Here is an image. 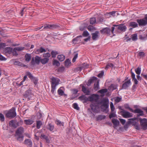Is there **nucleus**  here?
<instances>
[{"mask_svg":"<svg viewBox=\"0 0 147 147\" xmlns=\"http://www.w3.org/2000/svg\"><path fill=\"white\" fill-rule=\"evenodd\" d=\"M24 132V128L22 127H20L18 128L16 131L15 136L18 141L21 142L23 140L24 136L23 134Z\"/></svg>","mask_w":147,"mask_h":147,"instance_id":"1","label":"nucleus"},{"mask_svg":"<svg viewBox=\"0 0 147 147\" xmlns=\"http://www.w3.org/2000/svg\"><path fill=\"white\" fill-rule=\"evenodd\" d=\"M115 29V28L114 27H112L111 29L110 28L107 27L104 28L100 30V32L102 34L110 35L111 33L113 34Z\"/></svg>","mask_w":147,"mask_h":147,"instance_id":"2","label":"nucleus"},{"mask_svg":"<svg viewBox=\"0 0 147 147\" xmlns=\"http://www.w3.org/2000/svg\"><path fill=\"white\" fill-rule=\"evenodd\" d=\"M109 100L108 98H103L100 103L102 105L100 107L101 109H102L104 111H106L107 109L109 108Z\"/></svg>","mask_w":147,"mask_h":147,"instance_id":"3","label":"nucleus"},{"mask_svg":"<svg viewBox=\"0 0 147 147\" xmlns=\"http://www.w3.org/2000/svg\"><path fill=\"white\" fill-rule=\"evenodd\" d=\"M16 115V113L15 107H12L9 110L6 115L7 117L10 118H13L15 117Z\"/></svg>","mask_w":147,"mask_h":147,"instance_id":"4","label":"nucleus"},{"mask_svg":"<svg viewBox=\"0 0 147 147\" xmlns=\"http://www.w3.org/2000/svg\"><path fill=\"white\" fill-rule=\"evenodd\" d=\"M139 121L142 129L144 130L147 129V119L145 118H140Z\"/></svg>","mask_w":147,"mask_h":147,"instance_id":"5","label":"nucleus"},{"mask_svg":"<svg viewBox=\"0 0 147 147\" xmlns=\"http://www.w3.org/2000/svg\"><path fill=\"white\" fill-rule=\"evenodd\" d=\"M130 111L135 113H138L136 115V117L138 118V119L140 118H141L140 117V116H143L144 115L143 111L139 108H136L134 110L132 109H130Z\"/></svg>","mask_w":147,"mask_h":147,"instance_id":"6","label":"nucleus"},{"mask_svg":"<svg viewBox=\"0 0 147 147\" xmlns=\"http://www.w3.org/2000/svg\"><path fill=\"white\" fill-rule=\"evenodd\" d=\"M24 96L25 97L27 98L28 100L33 99L34 95L32 92V89L29 88L26 90L24 94Z\"/></svg>","mask_w":147,"mask_h":147,"instance_id":"7","label":"nucleus"},{"mask_svg":"<svg viewBox=\"0 0 147 147\" xmlns=\"http://www.w3.org/2000/svg\"><path fill=\"white\" fill-rule=\"evenodd\" d=\"M99 98V96L97 94H93L88 97V100L91 102H97Z\"/></svg>","mask_w":147,"mask_h":147,"instance_id":"8","label":"nucleus"},{"mask_svg":"<svg viewBox=\"0 0 147 147\" xmlns=\"http://www.w3.org/2000/svg\"><path fill=\"white\" fill-rule=\"evenodd\" d=\"M26 74L28 76L32 81L35 85H36L38 81V79L36 77H34L31 73L29 72H27Z\"/></svg>","mask_w":147,"mask_h":147,"instance_id":"9","label":"nucleus"},{"mask_svg":"<svg viewBox=\"0 0 147 147\" xmlns=\"http://www.w3.org/2000/svg\"><path fill=\"white\" fill-rule=\"evenodd\" d=\"M114 27H116L115 29L117 30H119L122 32H124L125 31L127 27L124 24H121L119 25H113Z\"/></svg>","mask_w":147,"mask_h":147,"instance_id":"10","label":"nucleus"},{"mask_svg":"<svg viewBox=\"0 0 147 147\" xmlns=\"http://www.w3.org/2000/svg\"><path fill=\"white\" fill-rule=\"evenodd\" d=\"M123 117L125 118H128L132 117L133 116V114L124 110L121 111Z\"/></svg>","mask_w":147,"mask_h":147,"instance_id":"11","label":"nucleus"},{"mask_svg":"<svg viewBox=\"0 0 147 147\" xmlns=\"http://www.w3.org/2000/svg\"><path fill=\"white\" fill-rule=\"evenodd\" d=\"M51 86H56L59 83L60 80L57 78L52 77L51 78Z\"/></svg>","mask_w":147,"mask_h":147,"instance_id":"12","label":"nucleus"},{"mask_svg":"<svg viewBox=\"0 0 147 147\" xmlns=\"http://www.w3.org/2000/svg\"><path fill=\"white\" fill-rule=\"evenodd\" d=\"M137 120L139 121V119L136 117L132 118L129 119H128V123L130 124H132L134 126L138 124V122L136 121H135Z\"/></svg>","mask_w":147,"mask_h":147,"instance_id":"13","label":"nucleus"},{"mask_svg":"<svg viewBox=\"0 0 147 147\" xmlns=\"http://www.w3.org/2000/svg\"><path fill=\"white\" fill-rule=\"evenodd\" d=\"M137 22L138 23L139 26H144L147 24V22L144 18L138 19L137 20Z\"/></svg>","mask_w":147,"mask_h":147,"instance_id":"14","label":"nucleus"},{"mask_svg":"<svg viewBox=\"0 0 147 147\" xmlns=\"http://www.w3.org/2000/svg\"><path fill=\"white\" fill-rule=\"evenodd\" d=\"M131 84V79H130L123 84L122 88L123 89H126Z\"/></svg>","mask_w":147,"mask_h":147,"instance_id":"15","label":"nucleus"},{"mask_svg":"<svg viewBox=\"0 0 147 147\" xmlns=\"http://www.w3.org/2000/svg\"><path fill=\"white\" fill-rule=\"evenodd\" d=\"M46 50L40 47L39 49L35 50L34 51V53L36 54H39L40 53H42L46 52Z\"/></svg>","mask_w":147,"mask_h":147,"instance_id":"16","label":"nucleus"},{"mask_svg":"<svg viewBox=\"0 0 147 147\" xmlns=\"http://www.w3.org/2000/svg\"><path fill=\"white\" fill-rule=\"evenodd\" d=\"M63 89H64L63 87H60L57 90V93L60 96H64L65 97H66L67 96V95L64 93V92L63 90Z\"/></svg>","mask_w":147,"mask_h":147,"instance_id":"17","label":"nucleus"},{"mask_svg":"<svg viewBox=\"0 0 147 147\" xmlns=\"http://www.w3.org/2000/svg\"><path fill=\"white\" fill-rule=\"evenodd\" d=\"M99 32L98 31H96L94 33L92 34V38L93 40H96L99 38Z\"/></svg>","mask_w":147,"mask_h":147,"instance_id":"18","label":"nucleus"},{"mask_svg":"<svg viewBox=\"0 0 147 147\" xmlns=\"http://www.w3.org/2000/svg\"><path fill=\"white\" fill-rule=\"evenodd\" d=\"M97 79V78L96 77H93L88 81V82L87 84V86H90L92 82L96 81Z\"/></svg>","mask_w":147,"mask_h":147,"instance_id":"19","label":"nucleus"},{"mask_svg":"<svg viewBox=\"0 0 147 147\" xmlns=\"http://www.w3.org/2000/svg\"><path fill=\"white\" fill-rule=\"evenodd\" d=\"M54 128V125L51 123H49L47 126V129L51 131H53Z\"/></svg>","mask_w":147,"mask_h":147,"instance_id":"20","label":"nucleus"},{"mask_svg":"<svg viewBox=\"0 0 147 147\" xmlns=\"http://www.w3.org/2000/svg\"><path fill=\"white\" fill-rule=\"evenodd\" d=\"M24 47H15L13 50V53H14V52L16 53V55H18L16 52V51H22L24 49Z\"/></svg>","mask_w":147,"mask_h":147,"instance_id":"21","label":"nucleus"},{"mask_svg":"<svg viewBox=\"0 0 147 147\" xmlns=\"http://www.w3.org/2000/svg\"><path fill=\"white\" fill-rule=\"evenodd\" d=\"M82 37V35L78 36L76 38L73 39L72 42L73 43H78L80 41V38Z\"/></svg>","mask_w":147,"mask_h":147,"instance_id":"22","label":"nucleus"},{"mask_svg":"<svg viewBox=\"0 0 147 147\" xmlns=\"http://www.w3.org/2000/svg\"><path fill=\"white\" fill-rule=\"evenodd\" d=\"M9 125L15 128H16L18 126L17 123L13 120H11L9 123Z\"/></svg>","mask_w":147,"mask_h":147,"instance_id":"23","label":"nucleus"},{"mask_svg":"<svg viewBox=\"0 0 147 147\" xmlns=\"http://www.w3.org/2000/svg\"><path fill=\"white\" fill-rule=\"evenodd\" d=\"M4 52L6 53H8L9 54H11L13 51L12 49L10 47H7L4 49Z\"/></svg>","mask_w":147,"mask_h":147,"instance_id":"24","label":"nucleus"},{"mask_svg":"<svg viewBox=\"0 0 147 147\" xmlns=\"http://www.w3.org/2000/svg\"><path fill=\"white\" fill-rule=\"evenodd\" d=\"M112 122L114 126L116 127L118 126L119 124V122L117 119H113Z\"/></svg>","mask_w":147,"mask_h":147,"instance_id":"25","label":"nucleus"},{"mask_svg":"<svg viewBox=\"0 0 147 147\" xmlns=\"http://www.w3.org/2000/svg\"><path fill=\"white\" fill-rule=\"evenodd\" d=\"M34 121L31 119H25L24 120V123L27 125H30Z\"/></svg>","mask_w":147,"mask_h":147,"instance_id":"26","label":"nucleus"},{"mask_svg":"<svg viewBox=\"0 0 147 147\" xmlns=\"http://www.w3.org/2000/svg\"><path fill=\"white\" fill-rule=\"evenodd\" d=\"M25 144L29 146L30 147L32 146V143L31 140L30 139H26L24 141Z\"/></svg>","mask_w":147,"mask_h":147,"instance_id":"27","label":"nucleus"},{"mask_svg":"<svg viewBox=\"0 0 147 147\" xmlns=\"http://www.w3.org/2000/svg\"><path fill=\"white\" fill-rule=\"evenodd\" d=\"M78 99L82 101L84 100L86 101H88V98H87L86 96L84 95H82L78 97Z\"/></svg>","mask_w":147,"mask_h":147,"instance_id":"28","label":"nucleus"},{"mask_svg":"<svg viewBox=\"0 0 147 147\" xmlns=\"http://www.w3.org/2000/svg\"><path fill=\"white\" fill-rule=\"evenodd\" d=\"M57 58L59 61H62L65 59V57L63 55H58Z\"/></svg>","mask_w":147,"mask_h":147,"instance_id":"29","label":"nucleus"},{"mask_svg":"<svg viewBox=\"0 0 147 147\" xmlns=\"http://www.w3.org/2000/svg\"><path fill=\"white\" fill-rule=\"evenodd\" d=\"M49 59L44 58L43 59H42L40 60L41 63L43 64H45L47 63H48L49 61Z\"/></svg>","mask_w":147,"mask_h":147,"instance_id":"30","label":"nucleus"},{"mask_svg":"<svg viewBox=\"0 0 147 147\" xmlns=\"http://www.w3.org/2000/svg\"><path fill=\"white\" fill-rule=\"evenodd\" d=\"M131 37L133 41H136L138 39V35L137 34H134L131 35Z\"/></svg>","mask_w":147,"mask_h":147,"instance_id":"31","label":"nucleus"},{"mask_svg":"<svg viewBox=\"0 0 147 147\" xmlns=\"http://www.w3.org/2000/svg\"><path fill=\"white\" fill-rule=\"evenodd\" d=\"M36 128L38 129H39L40 128L41 126L42 125V122L40 121H36Z\"/></svg>","mask_w":147,"mask_h":147,"instance_id":"32","label":"nucleus"},{"mask_svg":"<svg viewBox=\"0 0 147 147\" xmlns=\"http://www.w3.org/2000/svg\"><path fill=\"white\" fill-rule=\"evenodd\" d=\"M25 60L26 61L28 62L31 59V56L30 54H26L25 56Z\"/></svg>","mask_w":147,"mask_h":147,"instance_id":"33","label":"nucleus"},{"mask_svg":"<svg viewBox=\"0 0 147 147\" xmlns=\"http://www.w3.org/2000/svg\"><path fill=\"white\" fill-rule=\"evenodd\" d=\"M51 29H54L60 27L59 24H51Z\"/></svg>","mask_w":147,"mask_h":147,"instance_id":"34","label":"nucleus"},{"mask_svg":"<svg viewBox=\"0 0 147 147\" xmlns=\"http://www.w3.org/2000/svg\"><path fill=\"white\" fill-rule=\"evenodd\" d=\"M96 82V84H95L94 85V89L97 91L99 89V82L98 81H97Z\"/></svg>","mask_w":147,"mask_h":147,"instance_id":"35","label":"nucleus"},{"mask_svg":"<svg viewBox=\"0 0 147 147\" xmlns=\"http://www.w3.org/2000/svg\"><path fill=\"white\" fill-rule=\"evenodd\" d=\"M40 57L36 56L35 57V61L36 64H39L40 61Z\"/></svg>","mask_w":147,"mask_h":147,"instance_id":"36","label":"nucleus"},{"mask_svg":"<svg viewBox=\"0 0 147 147\" xmlns=\"http://www.w3.org/2000/svg\"><path fill=\"white\" fill-rule=\"evenodd\" d=\"M110 89L112 90H113L117 89V86L115 84H111L109 87Z\"/></svg>","mask_w":147,"mask_h":147,"instance_id":"37","label":"nucleus"},{"mask_svg":"<svg viewBox=\"0 0 147 147\" xmlns=\"http://www.w3.org/2000/svg\"><path fill=\"white\" fill-rule=\"evenodd\" d=\"M129 26L133 28H136L138 26V24L136 22H130Z\"/></svg>","mask_w":147,"mask_h":147,"instance_id":"38","label":"nucleus"},{"mask_svg":"<svg viewBox=\"0 0 147 147\" xmlns=\"http://www.w3.org/2000/svg\"><path fill=\"white\" fill-rule=\"evenodd\" d=\"M58 53L57 51H52L51 53V54L52 57L53 58H55L56 57V55L58 54Z\"/></svg>","mask_w":147,"mask_h":147,"instance_id":"39","label":"nucleus"},{"mask_svg":"<svg viewBox=\"0 0 147 147\" xmlns=\"http://www.w3.org/2000/svg\"><path fill=\"white\" fill-rule=\"evenodd\" d=\"M53 64L54 65H55L57 66H59L60 65V63L57 60L54 59L53 62Z\"/></svg>","mask_w":147,"mask_h":147,"instance_id":"40","label":"nucleus"},{"mask_svg":"<svg viewBox=\"0 0 147 147\" xmlns=\"http://www.w3.org/2000/svg\"><path fill=\"white\" fill-rule=\"evenodd\" d=\"M96 23V19L95 18H91L90 20V23L91 24H93Z\"/></svg>","mask_w":147,"mask_h":147,"instance_id":"41","label":"nucleus"},{"mask_svg":"<svg viewBox=\"0 0 147 147\" xmlns=\"http://www.w3.org/2000/svg\"><path fill=\"white\" fill-rule=\"evenodd\" d=\"M135 71L137 74L140 75L141 72V68L138 67L137 68L135 69Z\"/></svg>","mask_w":147,"mask_h":147,"instance_id":"42","label":"nucleus"},{"mask_svg":"<svg viewBox=\"0 0 147 147\" xmlns=\"http://www.w3.org/2000/svg\"><path fill=\"white\" fill-rule=\"evenodd\" d=\"M71 63L69 59H67L65 62V65L66 67H67Z\"/></svg>","mask_w":147,"mask_h":147,"instance_id":"43","label":"nucleus"},{"mask_svg":"<svg viewBox=\"0 0 147 147\" xmlns=\"http://www.w3.org/2000/svg\"><path fill=\"white\" fill-rule=\"evenodd\" d=\"M43 29L46 30H48L51 29V24H46L45 25Z\"/></svg>","mask_w":147,"mask_h":147,"instance_id":"44","label":"nucleus"},{"mask_svg":"<svg viewBox=\"0 0 147 147\" xmlns=\"http://www.w3.org/2000/svg\"><path fill=\"white\" fill-rule=\"evenodd\" d=\"M57 125L61 126L63 125V122H61L59 120H57L55 121Z\"/></svg>","mask_w":147,"mask_h":147,"instance_id":"45","label":"nucleus"},{"mask_svg":"<svg viewBox=\"0 0 147 147\" xmlns=\"http://www.w3.org/2000/svg\"><path fill=\"white\" fill-rule=\"evenodd\" d=\"M113 64L111 63H109L107 64L106 66L105 67V69H107L109 67H113Z\"/></svg>","mask_w":147,"mask_h":147,"instance_id":"46","label":"nucleus"},{"mask_svg":"<svg viewBox=\"0 0 147 147\" xmlns=\"http://www.w3.org/2000/svg\"><path fill=\"white\" fill-rule=\"evenodd\" d=\"M116 116V115L115 113L112 112L109 115V117L110 119H111L112 118L115 117Z\"/></svg>","mask_w":147,"mask_h":147,"instance_id":"47","label":"nucleus"},{"mask_svg":"<svg viewBox=\"0 0 147 147\" xmlns=\"http://www.w3.org/2000/svg\"><path fill=\"white\" fill-rule=\"evenodd\" d=\"M73 107L74 109L77 110H79L80 109L79 107H78V105L76 103H74L73 104Z\"/></svg>","mask_w":147,"mask_h":147,"instance_id":"48","label":"nucleus"},{"mask_svg":"<svg viewBox=\"0 0 147 147\" xmlns=\"http://www.w3.org/2000/svg\"><path fill=\"white\" fill-rule=\"evenodd\" d=\"M107 91V89H103L99 90L98 92L101 94H104Z\"/></svg>","mask_w":147,"mask_h":147,"instance_id":"49","label":"nucleus"},{"mask_svg":"<svg viewBox=\"0 0 147 147\" xmlns=\"http://www.w3.org/2000/svg\"><path fill=\"white\" fill-rule=\"evenodd\" d=\"M65 70V67L63 66H61L58 69V71L59 72H62Z\"/></svg>","mask_w":147,"mask_h":147,"instance_id":"50","label":"nucleus"},{"mask_svg":"<svg viewBox=\"0 0 147 147\" xmlns=\"http://www.w3.org/2000/svg\"><path fill=\"white\" fill-rule=\"evenodd\" d=\"M89 35V33L87 31H84L82 34V36L84 37H87Z\"/></svg>","mask_w":147,"mask_h":147,"instance_id":"51","label":"nucleus"},{"mask_svg":"<svg viewBox=\"0 0 147 147\" xmlns=\"http://www.w3.org/2000/svg\"><path fill=\"white\" fill-rule=\"evenodd\" d=\"M104 21V19L103 18L100 17L98 18V19L97 20V22L99 23H102Z\"/></svg>","mask_w":147,"mask_h":147,"instance_id":"52","label":"nucleus"},{"mask_svg":"<svg viewBox=\"0 0 147 147\" xmlns=\"http://www.w3.org/2000/svg\"><path fill=\"white\" fill-rule=\"evenodd\" d=\"M115 11H113L111 12H109L107 14V15H109L110 17L114 16H115Z\"/></svg>","mask_w":147,"mask_h":147,"instance_id":"53","label":"nucleus"},{"mask_svg":"<svg viewBox=\"0 0 147 147\" xmlns=\"http://www.w3.org/2000/svg\"><path fill=\"white\" fill-rule=\"evenodd\" d=\"M43 56L46 58H49L51 56V54L49 53H44L43 54Z\"/></svg>","mask_w":147,"mask_h":147,"instance_id":"54","label":"nucleus"},{"mask_svg":"<svg viewBox=\"0 0 147 147\" xmlns=\"http://www.w3.org/2000/svg\"><path fill=\"white\" fill-rule=\"evenodd\" d=\"M26 11V9L25 8H23L22 9L20 12V14L22 16H23L24 13H25V12Z\"/></svg>","mask_w":147,"mask_h":147,"instance_id":"55","label":"nucleus"},{"mask_svg":"<svg viewBox=\"0 0 147 147\" xmlns=\"http://www.w3.org/2000/svg\"><path fill=\"white\" fill-rule=\"evenodd\" d=\"M78 53H76L75 54L72 60V62H73L74 63L76 61V59L78 57Z\"/></svg>","mask_w":147,"mask_h":147,"instance_id":"56","label":"nucleus"},{"mask_svg":"<svg viewBox=\"0 0 147 147\" xmlns=\"http://www.w3.org/2000/svg\"><path fill=\"white\" fill-rule=\"evenodd\" d=\"M5 118L4 115L1 113H0V120L2 121H4Z\"/></svg>","mask_w":147,"mask_h":147,"instance_id":"57","label":"nucleus"},{"mask_svg":"<svg viewBox=\"0 0 147 147\" xmlns=\"http://www.w3.org/2000/svg\"><path fill=\"white\" fill-rule=\"evenodd\" d=\"M90 107L93 112H94L96 111V107H95V106H93V105H90Z\"/></svg>","mask_w":147,"mask_h":147,"instance_id":"58","label":"nucleus"},{"mask_svg":"<svg viewBox=\"0 0 147 147\" xmlns=\"http://www.w3.org/2000/svg\"><path fill=\"white\" fill-rule=\"evenodd\" d=\"M17 123L18 126L20 125H22L23 123V121L22 119H20L18 122Z\"/></svg>","mask_w":147,"mask_h":147,"instance_id":"59","label":"nucleus"},{"mask_svg":"<svg viewBox=\"0 0 147 147\" xmlns=\"http://www.w3.org/2000/svg\"><path fill=\"white\" fill-rule=\"evenodd\" d=\"M132 69L131 70V77L132 79H134L135 78V75L134 73L132 71Z\"/></svg>","mask_w":147,"mask_h":147,"instance_id":"60","label":"nucleus"},{"mask_svg":"<svg viewBox=\"0 0 147 147\" xmlns=\"http://www.w3.org/2000/svg\"><path fill=\"white\" fill-rule=\"evenodd\" d=\"M138 55L140 57H143L145 55V53L143 52H140L138 53Z\"/></svg>","mask_w":147,"mask_h":147,"instance_id":"61","label":"nucleus"},{"mask_svg":"<svg viewBox=\"0 0 147 147\" xmlns=\"http://www.w3.org/2000/svg\"><path fill=\"white\" fill-rule=\"evenodd\" d=\"M119 120L122 125H124L126 122V121L125 119H119Z\"/></svg>","mask_w":147,"mask_h":147,"instance_id":"62","label":"nucleus"},{"mask_svg":"<svg viewBox=\"0 0 147 147\" xmlns=\"http://www.w3.org/2000/svg\"><path fill=\"white\" fill-rule=\"evenodd\" d=\"M6 46L5 43H4L1 42L0 43V49L4 47H5Z\"/></svg>","mask_w":147,"mask_h":147,"instance_id":"63","label":"nucleus"},{"mask_svg":"<svg viewBox=\"0 0 147 147\" xmlns=\"http://www.w3.org/2000/svg\"><path fill=\"white\" fill-rule=\"evenodd\" d=\"M37 116L38 119H40L42 116V114L39 112H38L37 113Z\"/></svg>","mask_w":147,"mask_h":147,"instance_id":"64","label":"nucleus"}]
</instances>
